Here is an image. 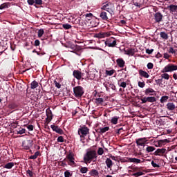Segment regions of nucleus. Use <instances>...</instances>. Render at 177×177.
<instances>
[{"label": "nucleus", "mask_w": 177, "mask_h": 177, "mask_svg": "<svg viewBox=\"0 0 177 177\" xmlns=\"http://www.w3.org/2000/svg\"><path fill=\"white\" fill-rule=\"evenodd\" d=\"M45 31H44V29H40L38 30V37L39 38H41V37H42V35H44Z\"/></svg>", "instance_id": "3c124183"}, {"label": "nucleus", "mask_w": 177, "mask_h": 177, "mask_svg": "<svg viewBox=\"0 0 177 177\" xmlns=\"http://www.w3.org/2000/svg\"><path fill=\"white\" fill-rule=\"evenodd\" d=\"M84 20H82V19L80 17H78L77 18H76L74 21H73V24H79V26H84Z\"/></svg>", "instance_id": "aec40b11"}, {"label": "nucleus", "mask_w": 177, "mask_h": 177, "mask_svg": "<svg viewBox=\"0 0 177 177\" xmlns=\"http://www.w3.org/2000/svg\"><path fill=\"white\" fill-rule=\"evenodd\" d=\"M154 150H156V147H154L148 146L146 148L147 153H151V152L154 151Z\"/></svg>", "instance_id": "72a5a7b5"}, {"label": "nucleus", "mask_w": 177, "mask_h": 177, "mask_svg": "<svg viewBox=\"0 0 177 177\" xmlns=\"http://www.w3.org/2000/svg\"><path fill=\"white\" fill-rule=\"evenodd\" d=\"M164 58L165 59H169V55H168V53H165L164 54Z\"/></svg>", "instance_id": "774afa93"}, {"label": "nucleus", "mask_w": 177, "mask_h": 177, "mask_svg": "<svg viewBox=\"0 0 177 177\" xmlns=\"http://www.w3.org/2000/svg\"><path fill=\"white\" fill-rule=\"evenodd\" d=\"M23 133H26V129L21 127L17 131V135H23Z\"/></svg>", "instance_id": "f704fd0d"}, {"label": "nucleus", "mask_w": 177, "mask_h": 177, "mask_svg": "<svg viewBox=\"0 0 177 177\" xmlns=\"http://www.w3.org/2000/svg\"><path fill=\"white\" fill-rule=\"evenodd\" d=\"M64 176L65 177H71V176H73V174H71L70 171H66L64 172Z\"/></svg>", "instance_id": "4d7b16f0"}, {"label": "nucleus", "mask_w": 177, "mask_h": 177, "mask_svg": "<svg viewBox=\"0 0 177 177\" xmlns=\"http://www.w3.org/2000/svg\"><path fill=\"white\" fill-rule=\"evenodd\" d=\"M161 77L165 80H169V75L168 73H163L161 75Z\"/></svg>", "instance_id": "603ef678"}, {"label": "nucleus", "mask_w": 177, "mask_h": 177, "mask_svg": "<svg viewBox=\"0 0 177 177\" xmlns=\"http://www.w3.org/2000/svg\"><path fill=\"white\" fill-rule=\"evenodd\" d=\"M27 3L30 6L35 5V0H27Z\"/></svg>", "instance_id": "052dcab7"}, {"label": "nucleus", "mask_w": 177, "mask_h": 177, "mask_svg": "<svg viewBox=\"0 0 177 177\" xmlns=\"http://www.w3.org/2000/svg\"><path fill=\"white\" fill-rule=\"evenodd\" d=\"M104 100L103 98H96L95 99V103L97 104H102L103 103Z\"/></svg>", "instance_id": "09e8293b"}, {"label": "nucleus", "mask_w": 177, "mask_h": 177, "mask_svg": "<svg viewBox=\"0 0 177 177\" xmlns=\"http://www.w3.org/2000/svg\"><path fill=\"white\" fill-rule=\"evenodd\" d=\"M141 103L143 104L145 103H147L149 102V103H154V102H157V99H156V97H142L140 98Z\"/></svg>", "instance_id": "6e6552de"}, {"label": "nucleus", "mask_w": 177, "mask_h": 177, "mask_svg": "<svg viewBox=\"0 0 177 177\" xmlns=\"http://www.w3.org/2000/svg\"><path fill=\"white\" fill-rule=\"evenodd\" d=\"M106 46L109 48H115L117 46V40L115 38L109 39L105 41Z\"/></svg>", "instance_id": "1a4fd4ad"}, {"label": "nucleus", "mask_w": 177, "mask_h": 177, "mask_svg": "<svg viewBox=\"0 0 177 177\" xmlns=\"http://www.w3.org/2000/svg\"><path fill=\"white\" fill-rule=\"evenodd\" d=\"M132 2L138 8H142L145 5V0H132Z\"/></svg>", "instance_id": "4468645a"}, {"label": "nucleus", "mask_w": 177, "mask_h": 177, "mask_svg": "<svg viewBox=\"0 0 177 177\" xmlns=\"http://www.w3.org/2000/svg\"><path fill=\"white\" fill-rule=\"evenodd\" d=\"M167 107L168 110H169L170 111L175 110V104H174V103H172V102L167 103Z\"/></svg>", "instance_id": "cd10ccee"}, {"label": "nucleus", "mask_w": 177, "mask_h": 177, "mask_svg": "<svg viewBox=\"0 0 177 177\" xmlns=\"http://www.w3.org/2000/svg\"><path fill=\"white\" fill-rule=\"evenodd\" d=\"M147 67L149 70H151L153 67H154V65L151 62H149L147 65Z\"/></svg>", "instance_id": "6e6d98bb"}, {"label": "nucleus", "mask_w": 177, "mask_h": 177, "mask_svg": "<svg viewBox=\"0 0 177 177\" xmlns=\"http://www.w3.org/2000/svg\"><path fill=\"white\" fill-rule=\"evenodd\" d=\"M40 44H41V42L39 41V40L36 39L35 41V46H39Z\"/></svg>", "instance_id": "69168bd1"}, {"label": "nucleus", "mask_w": 177, "mask_h": 177, "mask_svg": "<svg viewBox=\"0 0 177 177\" xmlns=\"http://www.w3.org/2000/svg\"><path fill=\"white\" fill-rule=\"evenodd\" d=\"M13 167H15V162H10L4 165V168H6V169H12Z\"/></svg>", "instance_id": "a878e982"}, {"label": "nucleus", "mask_w": 177, "mask_h": 177, "mask_svg": "<svg viewBox=\"0 0 177 177\" xmlns=\"http://www.w3.org/2000/svg\"><path fill=\"white\" fill-rule=\"evenodd\" d=\"M57 140L59 143H63V142H64V138H63V136H59Z\"/></svg>", "instance_id": "13d9d810"}, {"label": "nucleus", "mask_w": 177, "mask_h": 177, "mask_svg": "<svg viewBox=\"0 0 177 177\" xmlns=\"http://www.w3.org/2000/svg\"><path fill=\"white\" fill-rule=\"evenodd\" d=\"M119 118H120L119 117L115 116V117L111 118V122L112 124H113L114 125H117V124H118Z\"/></svg>", "instance_id": "c756f323"}, {"label": "nucleus", "mask_w": 177, "mask_h": 177, "mask_svg": "<svg viewBox=\"0 0 177 177\" xmlns=\"http://www.w3.org/2000/svg\"><path fill=\"white\" fill-rule=\"evenodd\" d=\"M156 83L157 85H162L161 82H160V79L156 80H155Z\"/></svg>", "instance_id": "338daca9"}, {"label": "nucleus", "mask_w": 177, "mask_h": 177, "mask_svg": "<svg viewBox=\"0 0 177 177\" xmlns=\"http://www.w3.org/2000/svg\"><path fill=\"white\" fill-rule=\"evenodd\" d=\"M139 88H145L146 86V83L145 82H138Z\"/></svg>", "instance_id": "864d4df0"}, {"label": "nucleus", "mask_w": 177, "mask_h": 177, "mask_svg": "<svg viewBox=\"0 0 177 177\" xmlns=\"http://www.w3.org/2000/svg\"><path fill=\"white\" fill-rule=\"evenodd\" d=\"M66 158L68 160V161L71 160H75V158H74V154H73L72 152H70L67 156H66Z\"/></svg>", "instance_id": "e433bc0d"}, {"label": "nucleus", "mask_w": 177, "mask_h": 177, "mask_svg": "<svg viewBox=\"0 0 177 177\" xmlns=\"http://www.w3.org/2000/svg\"><path fill=\"white\" fill-rule=\"evenodd\" d=\"M169 97L167 95H164L162 97H161L160 98V103H165V102H167V100H168Z\"/></svg>", "instance_id": "58836bf2"}, {"label": "nucleus", "mask_w": 177, "mask_h": 177, "mask_svg": "<svg viewBox=\"0 0 177 177\" xmlns=\"http://www.w3.org/2000/svg\"><path fill=\"white\" fill-rule=\"evenodd\" d=\"M165 143H169V140H168L167 139H165V140H160L158 142L159 146L160 145H164Z\"/></svg>", "instance_id": "37998d69"}, {"label": "nucleus", "mask_w": 177, "mask_h": 177, "mask_svg": "<svg viewBox=\"0 0 177 177\" xmlns=\"http://www.w3.org/2000/svg\"><path fill=\"white\" fill-rule=\"evenodd\" d=\"M153 52H154L153 49H147L146 50V53H147L148 55H151V53H153Z\"/></svg>", "instance_id": "e2e57ef3"}, {"label": "nucleus", "mask_w": 177, "mask_h": 177, "mask_svg": "<svg viewBox=\"0 0 177 177\" xmlns=\"http://www.w3.org/2000/svg\"><path fill=\"white\" fill-rule=\"evenodd\" d=\"M129 162H135L136 164H140L142 162V160L140 159L135 158H129Z\"/></svg>", "instance_id": "5701e85b"}, {"label": "nucleus", "mask_w": 177, "mask_h": 177, "mask_svg": "<svg viewBox=\"0 0 177 177\" xmlns=\"http://www.w3.org/2000/svg\"><path fill=\"white\" fill-rule=\"evenodd\" d=\"M165 153H167V149L165 148L157 149V150L153 153V155L162 157Z\"/></svg>", "instance_id": "f8f14e48"}, {"label": "nucleus", "mask_w": 177, "mask_h": 177, "mask_svg": "<svg viewBox=\"0 0 177 177\" xmlns=\"http://www.w3.org/2000/svg\"><path fill=\"white\" fill-rule=\"evenodd\" d=\"M116 63L120 68L125 67V61L122 58H118L116 59Z\"/></svg>", "instance_id": "f3484780"}, {"label": "nucleus", "mask_w": 177, "mask_h": 177, "mask_svg": "<svg viewBox=\"0 0 177 177\" xmlns=\"http://www.w3.org/2000/svg\"><path fill=\"white\" fill-rule=\"evenodd\" d=\"M153 17L156 23H161L164 15H162L161 12H157L153 14Z\"/></svg>", "instance_id": "9d476101"}, {"label": "nucleus", "mask_w": 177, "mask_h": 177, "mask_svg": "<svg viewBox=\"0 0 177 177\" xmlns=\"http://www.w3.org/2000/svg\"><path fill=\"white\" fill-rule=\"evenodd\" d=\"M43 2L42 0H35V8H38L37 5H42Z\"/></svg>", "instance_id": "de8ad7c7"}, {"label": "nucleus", "mask_w": 177, "mask_h": 177, "mask_svg": "<svg viewBox=\"0 0 177 177\" xmlns=\"http://www.w3.org/2000/svg\"><path fill=\"white\" fill-rule=\"evenodd\" d=\"M19 107V105L15 102H12L8 104V109H10L11 110H15Z\"/></svg>", "instance_id": "393cba45"}, {"label": "nucleus", "mask_w": 177, "mask_h": 177, "mask_svg": "<svg viewBox=\"0 0 177 177\" xmlns=\"http://www.w3.org/2000/svg\"><path fill=\"white\" fill-rule=\"evenodd\" d=\"M146 142L147 140L146 138H138L136 140V143L138 147H140V146H143L145 147V145H146Z\"/></svg>", "instance_id": "9b49d317"}, {"label": "nucleus", "mask_w": 177, "mask_h": 177, "mask_svg": "<svg viewBox=\"0 0 177 177\" xmlns=\"http://www.w3.org/2000/svg\"><path fill=\"white\" fill-rule=\"evenodd\" d=\"M28 131H34V126L32 124H29L27 126Z\"/></svg>", "instance_id": "680f3d73"}, {"label": "nucleus", "mask_w": 177, "mask_h": 177, "mask_svg": "<svg viewBox=\"0 0 177 177\" xmlns=\"http://www.w3.org/2000/svg\"><path fill=\"white\" fill-rule=\"evenodd\" d=\"M68 165H71V167H76V163L74 161V160H71L68 161Z\"/></svg>", "instance_id": "c03bdc74"}, {"label": "nucleus", "mask_w": 177, "mask_h": 177, "mask_svg": "<svg viewBox=\"0 0 177 177\" xmlns=\"http://www.w3.org/2000/svg\"><path fill=\"white\" fill-rule=\"evenodd\" d=\"M51 129L54 131V132H56L57 133H59V135H63L64 133V131H63V129H60L59 126H56L55 124H52L50 126Z\"/></svg>", "instance_id": "ddd939ff"}, {"label": "nucleus", "mask_w": 177, "mask_h": 177, "mask_svg": "<svg viewBox=\"0 0 177 177\" xmlns=\"http://www.w3.org/2000/svg\"><path fill=\"white\" fill-rule=\"evenodd\" d=\"M136 50H135V48H128L127 50H124L125 55H127L128 56H133L135 55Z\"/></svg>", "instance_id": "a211bd4d"}, {"label": "nucleus", "mask_w": 177, "mask_h": 177, "mask_svg": "<svg viewBox=\"0 0 177 177\" xmlns=\"http://www.w3.org/2000/svg\"><path fill=\"white\" fill-rule=\"evenodd\" d=\"M77 132L80 138H85L89 133V129L86 126L80 127Z\"/></svg>", "instance_id": "423d86ee"}, {"label": "nucleus", "mask_w": 177, "mask_h": 177, "mask_svg": "<svg viewBox=\"0 0 177 177\" xmlns=\"http://www.w3.org/2000/svg\"><path fill=\"white\" fill-rule=\"evenodd\" d=\"M40 153L39 151H36L34 155H32L29 157L30 160H37L38 156H39Z\"/></svg>", "instance_id": "c85d7f7f"}, {"label": "nucleus", "mask_w": 177, "mask_h": 177, "mask_svg": "<svg viewBox=\"0 0 177 177\" xmlns=\"http://www.w3.org/2000/svg\"><path fill=\"white\" fill-rule=\"evenodd\" d=\"M151 164L153 168H160V165H157V163L154 162L153 160L151 161Z\"/></svg>", "instance_id": "bf43d9fd"}, {"label": "nucleus", "mask_w": 177, "mask_h": 177, "mask_svg": "<svg viewBox=\"0 0 177 177\" xmlns=\"http://www.w3.org/2000/svg\"><path fill=\"white\" fill-rule=\"evenodd\" d=\"M109 129H110V127H103L100 129V131H98L99 133H105V132H107V131H109Z\"/></svg>", "instance_id": "7c9ffc66"}, {"label": "nucleus", "mask_w": 177, "mask_h": 177, "mask_svg": "<svg viewBox=\"0 0 177 177\" xmlns=\"http://www.w3.org/2000/svg\"><path fill=\"white\" fill-rule=\"evenodd\" d=\"M73 75L78 81L81 80L82 81H84V80H86V78H88V75H89V73L86 71V76H85V73H82L79 70H75L73 72Z\"/></svg>", "instance_id": "f03ea898"}, {"label": "nucleus", "mask_w": 177, "mask_h": 177, "mask_svg": "<svg viewBox=\"0 0 177 177\" xmlns=\"http://www.w3.org/2000/svg\"><path fill=\"white\" fill-rule=\"evenodd\" d=\"M54 84H55L56 88H57L58 89H60V88H62V84H60V83L57 82V81L54 80Z\"/></svg>", "instance_id": "5fc2aeb1"}, {"label": "nucleus", "mask_w": 177, "mask_h": 177, "mask_svg": "<svg viewBox=\"0 0 177 177\" xmlns=\"http://www.w3.org/2000/svg\"><path fill=\"white\" fill-rule=\"evenodd\" d=\"M160 35L162 39H168V34L165 32H160Z\"/></svg>", "instance_id": "c9c22d12"}, {"label": "nucleus", "mask_w": 177, "mask_h": 177, "mask_svg": "<svg viewBox=\"0 0 177 177\" xmlns=\"http://www.w3.org/2000/svg\"><path fill=\"white\" fill-rule=\"evenodd\" d=\"M105 164L106 165L107 168H111V167H113V160L107 158L105 161Z\"/></svg>", "instance_id": "b1692460"}, {"label": "nucleus", "mask_w": 177, "mask_h": 177, "mask_svg": "<svg viewBox=\"0 0 177 177\" xmlns=\"http://www.w3.org/2000/svg\"><path fill=\"white\" fill-rule=\"evenodd\" d=\"M32 145H34V140H26L22 142V147L25 150H30V149H31V147H32Z\"/></svg>", "instance_id": "0eeeda50"}, {"label": "nucleus", "mask_w": 177, "mask_h": 177, "mask_svg": "<svg viewBox=\"0 0 177 177\" xmlns=\"http://www.w3.org/2000/svg\"><path fill=\"white\" fill-rule=\"evenodd\" d=\"M97 158V154L96 153V151L95 150H90L88 151L84 157V161L85 162H88V164H91L93 160H96Z\"/></svg>", "instance_id": "f257e3e1"}, {"label": "nucleus", "mask_w": 177, "mask_h": 177, "mask_svg": "<svg viewBox=\"0 0 177 177\" xmlns=\"http://www.w3.org/2000/svg\"><path fill=\"white\" fill-rule=\"evenodd\" d=\"M80 172L81 174H86L88 172V167H82L80 168Z\"/></svg>", "instance_id": "ea45409f"}, {"label": "nucleus", "mask_w": 177, "mask_h": 177, "mask_svg": "<svg viewBox=\"0 0 177 177\" xmlns=\"http://www.w3.org/2000/svg\"><path fill=\"white\" fill-rule=\"evenodd\" d=\"M177 70V65L174 64H169L165 68L162 70V73H172V71H176Z\"/></svg>", "instance_id": "20e7f679"}, {"label": "nucleus", "mask_w": 177, "mask_h": 177, "mask_svg": "<svg viewBox=\"0 0 177 177\" xmlns=\"http://www.w3.org/2000/svg\"><path fill=\"white\" fill-rule=\"evenodd\" d=\"M144 93L146 96H153V93H155L156 91H154V89L152 88L149 87L144 91Z\"/></svg>", "instance_id": "2eb2a0df"}, {"label": "nucleus", "mask_w": 177, "mask_h": 177, "mask_svg": "<svg viewBox=\"0 0 177 177\" xmlns=\"http://www.w3.org/2000/svg\"><path fill=\"white\" fill-rule=\"evenodd\" d=\"M118 85H119V86H121L122 88H127V82H122V80H120L118 82Z\"/></svg>", "instance_id": "4c0bfd02"}, {"label": "nucleus", "mask_w": 177, "mask_h": 177, "mask_svg": "<svg viewBox=\"0 0 177 177\" xmlns=\"http://www.w3.org/2000/svg\"><path fill=\"white\" fill-rule=\"evenodd\" d=\"M26 174H27L28 176H30V177L34 176V172H32V171H31L30 169L26 170Z\"/></svg>", "instance_id": "8fccbe9b"}, {"label": "nucleus", "mask_w": 177, "mask_h": 177, "mask_svg": "<svg viewBox=\"0 0 177 177\" xmlns=\"http://www.w3.org/2000/svg\"><path fill=\"white\" fill-rule=\"evenodd\" d=\"M103 10H106L110 15H114V6L111 3H107L102 8Z\"/></svg>", "instance_id": "39448f33"}, {"label": "nucleus", "mask_w": 177, "mask_h": 177, "mask_svg": "<svg viewBox=\"0 0 177 177\" xmlns=\"http://www.w3.org/2000/svg\"><path fill=\"white\" fill-rule=\"evenodd\" d=\"M84 93H85V90L81 86H77L73 88V95L75 97L80 99V97H82Z\"/></svg>", "instance_id": "7ed1b4c3"}, {"label": "nucleus", "mask_w": 177, "mask_h": 177, "mask_svg": "<svg viewBox=\"0 0 177 177\" xmlns=\"http://www.w3.org/2000/svg\"><path fill=\"white\" fill-rule=\"evenodd\" d=\"M9 8L8 3H3V4L0 5V10H3V9H8Z\"/></svg>", "instance_id": "2f4dec72"}, {"label": "nucleus", "mask_w": 177, "mask_h": 177, "mask_svg": "<svg viewBox=\"0 0 177 177\" xmlns=\"http://www.w3.org/2000/svg\"><path fill=\"white\" fill-rule=\"evenodd\" d=\"M109 35L108 33H96L94 35L95 38H104V37Z\"/></svg>", "instance_id": "bb28decb"}, {"label": "nucleus", "mask_w": 177, "mask_h": 177, "mask_svg": "<svg viewBox=\"0 0 177 177\" xmlns=\"http://www.w3.org/2000/svg\"><path fill=\"white\" fill-rule=\"evenodd\" d=\"M168 9H169L170 13L176 15V13H177V6L171 4V5L168 6Z\"/></svg>", "instance_id": "dca6fc26"}, {"label": "nucleus", "mask_w": 177, "mask_h": 177, "mask_svg": "<svg viewBox=\"0 0 177 177\" xmlns=\"http://www.w3.org/2000/svg\"><path fill=\"white\" fill-rule=\"evenodd\" d=\"M100 17H101V19H102L105 21H109V15H107V12H106L104 11H102L100 13Z\"/></svg>", "instance_id": "412c9836"}, {"label": "nucleus", "mask_w": 177, "mask_h": 177, "mask_svg": "<svg viewBox=\"0 0 177 177\" xmlns=\"http://www.w3.org/2000/svg\"><path fill=\"white\" fill-rule=\"evenodd\" d=\"M138 73L139 75H140V77H144V78H149L150 77V75H149V73L142 69H140L138 71Z\"/></svg>", "instance_id": "6ab92c4d"}, {"label": "nucleus", "mask_w": 177, "mask_h": 177, "mask_svg": "<svg viewBox=\"0 0 177 177\" xmlns=\"http://www.w3.org/2000/svg\"><path fill=\"white\" fill-rule=\"evenodd\" d=\"M63 28H64V30H70V28H71V25L68 24H64L62 25Z\"/></svg>", "instance_id": "a19ab883"}, {"label": "nucleus", "mask_w": 177, "mask_h": 177, "mask_svg": "<svg viewBox=\"0 0 177 177\" xmlns=\"http://www.w3.org/2000/svg\"><path fill=\"white\" fill-rule=\"evenodd\" d=\"M30 88L31 89H35V88H38V83L37 82V81L34 80L31 82Z\"/></svg>", "instance_id": "473e14b6"}, {"label": "nucleus", "mask_w": 177, "mask_h": 177, "mask_svg": "<svg viewBox=\"0 0 177 177\" xmlns=\"http://www.w3.org/2000/svg\"><path fill=\"white\" fill-rule=\"evenodd\" d=\"M88 174L91 176H99V171L95 169H93L89 171Z\"/></svg>", "instance_id": "4be33fe9"}, {"label": "nucleus", "mask_w": 177, "mask_h": 177, "mask_svg": "<svg viewBox=\"0 0 177 177\" xmlns=\"http://www.w3.org/2000/svg\"><path fill=\"white\" fill-rule=\"evenodd\" d=\"M114 73H115V70L112 69L111 71H106V75H109L111 77V75H113V74H114Z\"/></svg>", "instance_id": "79ce46f5"}, {"label": "nucleus", "mask_w": 177, "mask_h": 177, "mask_svg": "<svg viewBox=\"0 0 177 177\" xmlns=\"http://www.w3.org/2000/svg\"><path fill=\"white\" fill-rule=\"evenodd\" d=\"M104 153V150L103 149V148L100 147L97 150V154L98 156H103V153Z\"/></svg>", "instance_id": "49530a36"}, {"label": "nucleus", "mask_w": 177, "mask_h": 177, "mask_svg": "<svg viewBox=\"0 0 177 177\" xmlns=\"http://www.w3.org/2000/svg\"><path fill=\"white\" fill-rule=\"evenodd\" d=\"M169 53H176V51H175V50L174 49V48L170 47L169 50Z\"/></svg>", "instance_id": "0e129e2a"}, {"label": "nucleus", "mask_w": 177, "mask_h": 177, "mask_svg": "<svg viewBox=\"0 0 177 177\" xmlns=\"http://www.w3.org/2000/svg\"><path fill=\"white\" fill-rule=\"evenodd\" d=\"M142 175H145V173L142 172V171H138V172H136L134 174H132V176H142Z\"/></svg>", "instance_id": "a18cd8bd"}]
</instances>
